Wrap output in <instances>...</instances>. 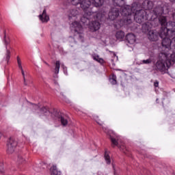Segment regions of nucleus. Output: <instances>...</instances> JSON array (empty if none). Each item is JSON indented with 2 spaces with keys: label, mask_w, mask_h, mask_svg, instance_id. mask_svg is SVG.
Instances as JSON below:
<instances>
[{
  "label": "nucleus",
  "mask_w": 175,
  "mask_h": 175,
  "mask_svg": "<svg viewBox=\"0 0 175 175\" xmlns=\"http://www.w3.org/2000/svg\"><path fill=\"white\" fill-rule=\"evenodd\" d=\"M17 147V141L10 138L7 143V154H13Z\"/></svg>",
  "instance_id": "obj_9"
},
{
  "label": "nucleus",
  "mask_w": 175,
  "mask_h": 175,
  "mask_svg": "<svg viewBox=\"0 0 175 175\" xmlns=\"http://www.w3.org/2000/svg\"><path fill=\"white\" fill-rule=\"evenodd\" d=\"M94 8H92V12L93 14L88 18L85 17V19L81 20V23L83 24L84 26L89 25V29L92 32H96V31H99L100 29V22L102 21V18L105 17V12L103 14H100V12L96 13L94 11Z\"/></svg>",
  "instance_id": "obj_5"
},
{
  "label": "nucleus",
  "mask_w": 175,
  "mask_h": 175,
  "mask_svg": "<svg viewBox=\"0 0 175 175\" xmlns=\"http://www.w3.org/2000/svg\"><path fill=\"white\" fill-rule=\"evenodd\" d=\"M120 10L121 8H118L117 7L112 8L109 13V18L112 21L116 20L120 16Z\"/></svg>",
  "instance_id": "obj_11"
},
{
  "label": "nucleus",
  "mask_w": 175,
  "mask_h": 175,
  "mask_svg": "<svg viewBox=\"0 0 175 175\" xmlns=\"http://www.w3.org/2000/svg\"><path fill=\"white\" fill-rule=\"evenodd\" d=\"M61 66L63 68V72L64 75H68V68H66V66H65V65L64 64H61Z\"/></svg>",
  "instance_id": "obj_26"
},
{
  "label": "nucleus",
  "mask_w": 175,
  "mask_h": 175,
  "mask_svg": "<svg viewBox=\"0 0 175 175\" xmlns=\"http://www.w3.org/2000/svg\"><path fill=\"white\" fill-rule=\"evenodd\" d=\"M9 59H10V51L7 50V52H6V61H7V62H9Z\"/></svg>",
  "instance_id": "obj_28"
},
{
  "label": "nucleus",
  "mask_w": 175,
  "mask_h": 175,
  "mask_svg": "<svg viewBox=\"0 0 175 175\" xmlns=\"http://www.w3.org/2000/svg\"><path fill=\"white\" fill-rule=\"evenodd\" d=\"M49 20H50V17H49V15L47 14H44V23H47V21H49Z\"/></svg>",
  "instance_id": "obj_32"
},
{
  "label": "nucleus",
  "mask_w": 175,
  "mask_h": 175,
  "mask_svg": "<svg viewBox=\"0 0 175 175\" xmlns=\"http://www.w3.org/2000/svg\"><path fill=\"white\" fill-rule=\"evenodd\" d=\"M116 59H118V56L115 55Z\"/></svg>",
  "instance_id": "obj_35"
},
{
  "label": "nucleus",
  "mask_w": 175,
  "mask_h": 175,
  "mask_svg": "<svg viewBox=\"0 0 175 175\" xmlns=\"http://www.w3.org/2000/svg\"><path fill=\"white\" fill-rule=\"evenodd\" d=\"M104 157L107 165H110L111 163V159H110V156L109 155V152L107 150H105Z\"/></svg>",
  "instance_id": "obj_19"
},
{
  "label": "nucleus",
  "mask_w": 175,
  "mask_h": 175,
  "mask_svg": "<svg viewBox=\"0 0 175 175\" xmlns=\"http://www.w3.org/2000/svg\"><path fill=\"white\" fill-rule=\"evenodd\" d=\"M51 175H61V172L57 169V165L51 167Z\"/></svg>",
  "instance_id": "obj_18"
},
{
  "label": "nucleus",
  "mask_w": 175,
  "mask_h": 175,
  "mask_svg": "<svg viewBox=\"0 0 175 175\" xmlns=\"http://www.w3.org/2000/svg\"><path fill=\"white\" fill-rule=\"evenodd\" d=\"M113 5L115 8L120 9V14L123 16V18L120 21V27L131 24L132 14L138 9L139 5L133 3L132 6L126 5L124 0H113Z\"/></svg>",
  "instance_id": "obj_4"
},
{
  "label": "nucleus",
  "mask_w": 175,
  "mask_h": 175,
  "mask_svg": "<svg viewBox=\"0 0 175 175\" xmlns=\"http://www.w3.org/2000/svg\"><path fill=\"white\" fill-rule=\"evenodd\" d=\"M159 81H156L154 82V87L157 88V87H159Z\"/></svg>",
  "instance_id": "obj_33"
},
{
  "label": "nucleus",
  "mask_w": 175,
  "mask_h": 175,
  "mask_svg": "<svg viewBox=\"0 0 175 175\" xmlns=\"http://www.w3.org/2000/svg\"><path fill=\"white\" fill-rule=\"evenodd\" d=\"M45 116H53V113L50 111V109L47 107H45Z\"/></svg>",
  "instance_id": "obj_23"
},
{
  "label": "nucleus",
  "mask_w": 175,
  "mask_h": 175,
  "mask_svg": "<svg viewBox=\"0 0 175 175\" xmlns=\"http://www.w3.org/2000/svg\"><path fill=\"white\" fill-rule=\"evenodd\" d=\"M54 114L55 117L59 118L62 125H63L64 126H66V125H68V118H66V116H64L61 115V113H59V112H54Z\"/></svg>",
  "instance_id": "obj_16"
},
{
  "label": "nucleus",
  "mask_w": 175,
  "mask_h": 175,
  "mask_svg": "<svg viewBox=\"0 0 175 175\" xmlns=\"http://www.w3.org/2000/svg\"><path fill=\"white\" fill-rule=\"evenodd\" d=\"M171 2H174L175 0H170Z\"/></svg>",
  "instance_id": "obj_36"
},
{
  "label": "nucleus",
  "mask_w": 175,
  "mask_h": 175,
  "mask_svg": "<svg viewBox=\"0 0 175 175\" xmlns=\"http://www.w3.org/2000/svg\"><path fill=\"white\" fill-rule=\"evenodd\" d=\"M111 84L113 85L117 84V77L116 75H112V77L109 79Z\"/></svg>",
  "instance_id": "obj_21"
},
{
  "label": "nucleus",
  "mask_w": 175,
  "mask_h": 175,
  "mask_svg": "<svg viewBox=\"0 0 175 175\" xmlns=\"http://www.w3.org/2000/svg\"><path fill=\"white\" fill-rule=\"evenodd\" d=\"M94 120H95V121L97 122V124H98V125H102V121L98 119V116H94Z\"/></svg>",
  "instance_id": "obj_29"
},
{
  "label": "nucleus",
  "mask_w": 175,
  "mask_h": 175,
  "mask_svg": "<svg viewBox=\"0 0 175 175\" xmlns=\"http://www.w3.org/2000/svg\"><path fill=\"white\" fill-rule=\"evenodd\" d=\"M126 40L128 42L127 46H133L136 43V36L133 33H128L126 36Z\"/></svg>",
  "instance_id": "obj_15"
},
{
  "label": "nucleus",
  "mask_w": 175,
  "mask_h": 175,
  "mask_svg": "<svg viewBox=\"0 0 175 175\" xmlns=\"http://www.w3.org/2000/svg\"><path fill=\"white\" fill-rule=\"evenodd\" d=\"M4 44L5 45L6 49H8V44H9V40H6V36H4Z\"/></svg>",
  "instance_id": "obj_30"
},
{
  "label": "nucleus",
  "mask_w": 175,
  "mask_h": 175,
  "mask_svg": "<svg viewBox=\"0 0 175 175\" xmlns=\"http://www.w3.org/2000/svg\"><path fill=\"white\" fill-rule=\"evenodd\" d=\"M103 129L105 133H107V135H109V137L111 139L112 146H118L119 148L123 152H126V146L124 144H120V137L117 135V134L115 133L114 131L111 130L107 129V128L103 126Z\"/></svg>",
  "instance_id": "obj_8"
},
{
  "label": "nucleus",
  "mask_w": 175,
  "mask_h": 175,
  "mask_svg": "<svg viewBox=\"0 0 175 175\" xmlns=\"http://www.w3.org/2000/svg\"><path fill=\"white\" fill-rule=\"evenodd\" d=\"M170 65H173V62H172L169 55H165V57L161 56V53H159V60L156 63L157 70H159L161 73L165 75V73H167V70Z\"/></svg>",
  "instance_id": "obj_7"
},
{
  "label": "nucleus",
  "mask_w": 175,
  "mask_h": 175,
  "mask_svg": "<svg viewBox=\"0 0 175 175\" xmlns=\"http://www.w3.org/2000/svg\"><path fill=\"white\" fill-rule=\"evenodd\" d=\"M44 15V10L42 11V14H40L38 16L39 19L40 20V21H42V23H44V17H43Z\"/></svg>",
  "instance_id": "obj_25"
},
{
  "label": "nucleus",
  "mask_w": 175,
  "mask_h": 175,
  "mask_svg": "<svg viewBox=\"0 0 175 175\" xmlns=\"http://www.w3.org/2000/svg\"><path fill=\"white\" fill-rule=\"evenodd\" d=\"M159 37H161V36L156 30H151L148 33V40L152 42H157V40L159 39Z\"/></svg>",
  "instance_id": "obj_12"
},
{
  "label": "nucleus",
  "mask_w": 175,
  "mask_h": 175,
  "mask_svg": "<svg viewBox=\"0 0 175 175\" xmlns=\"http://www.w3.org/2000/svg\"><path fill=\"white\" fill-rule=\"evenodd\" d=\"M62 96H63L62 99H66V97L64 96V94L61 93Z\"/></svg>",
  "instance_id": "obj_34"
},
{
  "label": "nucleus",
  "mask_w": 175,
  "mask_h": 175,
  "mask_svg": "<svg viewBox=\"0 0 175 175\" xmlns=\"http://www.w3.org/2000/svg\"><path fill=\"white\" fill-rule=\"evenodd\" d=\"M33 107L34 110H38V111H43V108H40L38 105H33Z\"/></svg>",
  "instance_id": "obj_24"
},
{
  "label": "nucleus",
  "mask_w": 175,
  "mask_h": 175,
  "mask_svg": "<svg viewBox=\"0 0 175 175\" xmlns=\"http://www.w3.org/2000/svg\"><path fill=\"white\" fill-rule=\"evenodd\" d=\"M17 64H18V68L21 70V74L23 77L24 81V85H28V81L25 79V72H24V69H23V66L21 64V59H20V57L17 56Z\"/></svg>",
  "instance_id": "obj_14"
},
{
  "label": "nucleus",
  "mask_w": 175,
  "mask_h": 175,
  "mask_svg": "<svg viewBox=\"0 0 175 175\" xmlns=\"http://www.w3.org/2000/svg\"><path fill=\"white\" fill-rule=\"evenodd\" d=\"M152 62V59L151 58L147 59L146 60H142V64H144L146 65H148L149 64H151Z\"/></svg>",
  "instance_id": "obj_22"
},
{
  "label": "nucleus",
  "mask_w": 175,
  "mask_h": 175,
  "mask_svg": "<svg viewBox=\"0 0 175 175\" xmlns=\"http://www.w3.org/2000/svg\"><path fill=\"white\" fill-rule=\"evenodd\" d=\"M0 173H3V161L0 159Z\"/></svg>",
  "instance_id": "obj_27"
},
{
  "label": "nucleus",
  "mask_w": 175,
  "mask_h": 175,
  "mask_svg": "<svg viewBox=\"0 0 175 175\" xmlns=\"http://www.w3.org/2000/svg\"><path fill=\"white\" fill-rule=\"evenodd\" d=\"M67 16L69 20H79L80 18V12L77 9L69 10L67 12Z\"/></svg>",
  "instance_id": "obj_10"
},
{
  "label": "nucleus",
  "mask_w": 175,
  "mask_h": 175,
  "mask_svg": "<svg viewBox=\"0 0 175 175\" xmlns=\"http://www.w3.org/2000/svg\"><path fill=\"white\" fill-rule=\"evenodd\" d=\"M144 3H147L148 7L146 10H140L138 7L137 10H135L133 14H131V18H134L135 21L138 24H142L144 21H148L142 25V32L144 33H148L151 31V28L154 27V21L155 18L159 20L160 17H165L163 14V8L161 7L155 8L152 12H150V9L152 8V1H145Z\"/></svg>",
  "instance_id": "obj_2"
},
{
  "label": "nucleus",
  "mask_w": 175,
  "mask_h": 175,
  "mask_svg": "<svg viewBox=\"0 0 175 175\" xmlns=\"http://www.w3.org/2000/svg\"><path fill=\"white\" fill-rule=\"evenodd\" d=\"M117 40H119L120 42H122V40L125 38V32L123 31L119 30L116 31V33L115 35Z\"/></svg>",
  "instance_id": "obj_17"
},
{
  "label": "nucleus",
  "mask_w": 175,
  "mask_h": 175,
  "mask_svg": "<svg viewBox=\"0 0 175 175\" xmlns=\"http://www.w3.org/2000/svg\"><path fill=\"white\" fill-rule=\"evenodd\" d=\"M159 23L161 25L159 36L161 38V46L159 48L161 57L174 53L175 49V22H168L166 16H161Z\"/></svg>",
  "instance_id": "obj_1"
},
{
  "label": "nucleus",
  "mask_w": 175,
  "mask_h": 175,
  "mask_svg": "<svg viewBox=\"0 0 175 175\" xmlns=\"http://www.w3.org/2000/svg\"><path fill=\"white\" fill-rule=\"evenodd\" d=\"M64 0V5L69 6L73 5V6H79L81 10H83V16L81 18V21L85 20V17L88 18L90 16L94 14L92 11V6L94 8H100L105 3V0Z\"/></svg>",
  "instance_id": "obj_3"
},
{
  "label": "nucleus",
  "mask_w": 175,
  "mask_h": 175,
  "mask_svg": "<svg viewBox=\"0 0 175 175\" xmlns=\"http://www.w3.org/2000/svg\"><path fill=\"white\" fill-rule=\"evenodd\" d=\"M59 68H61V62H59V61H56L52 68L53 77L55 79L58 78V73H59Z\"/></svg>",
  "instance_id": "obj_13"
},
{
  "label": "nucleus",
  "mask_w": 175,
  "mask_h": 175,
  "mask_svg": "<svg viewBox=\"0 0 175 175\" xmlns=\"http://www.w3.org/2000/svg\"><path fill=\"white\" fill-rule=\"evenodd\" d=\"M92 58L94 59V61L99 62V64H103V59L99 57V55L96 54L92 55Z\"/></svg>",
  "instance_id": "obj_20"
},
{
  "label": "nucleus",
  "mask_w": 175,
  "mask_h": 175,
  "mask_svg": "<svg viewBox=\"0 0 175 175\" xmlns=\"http://www.w3.org/2000/svg\"><path fill=\"white\" fill-rule=\"evenodd\" d=\"M18 159L21 163H23L25 161V159H23V156H18Z\"/></svg>",
  "instance_id": "obj_31"
},
{
  "label": "nucleus",
  "mask_w": 175,
  "mask_h": 175,
  "mask_svg": "<svg viewBox=\"0 0 175 175\" xmlns=\"http://www.w3.org/2000/svg\"><path fill=\"white\" fill-rule=\"evenodd\" d=\"M1 136H2V134L0 133V138H1Z\"/></svg>",
  "instance_id": "obj_37"
},
{
  "label": "nucleus",
  "mask_w": 175,
  "mask_h": 175,
  "mask_svg": "<svg viewBox=\"0 0 175 175\" xmlns=\"http://www.w3.org/2000/svg\"><path fill=\"white\" fill-rule=\"evenodd\" d=\"M71 31L74 33V37L70 36L68 42L70 43H76V40L79 42H84V33L83 30V25L79 21H75L71 24Z\"/></svg>",
  "instance_id": "obj_6"
}]
</instances>
